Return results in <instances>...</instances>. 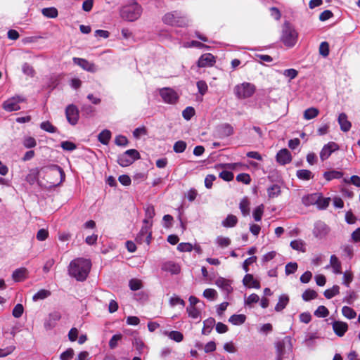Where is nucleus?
<instances>
[{"label":"nucleus","instance_id":"obj_22","mask_svg":"<svg viewBox=\"0 0 360 360\" xmlns=\"http://www.w3.org/2000/svg\"><path fill=\"white\" fill-rule=\"evenodd\" d=\"M234 132L233 127L229 124H224L219 128V135L221 138L228 137Z\"/></svg>","mask_w":360,"mask_h":360},{"label":"nucleus","instance_id":"obj_14","mask_svg":"<svg viewBox=\"0 0 360 360\" xmlns=\"http://www.w3.org/2000/svg\"><path fill=\"white\" fill-rule=\"evenodd\" d=\"M216 63L214 56L210 53L202 54L198 60V66L199 68L212 67Z\"/></svg>","mask_w":360,"mask_h":360},{"label":"nucleus","instance_id":"obj_13","mask_svg":"<svg viewBox=\"0 0 360 360\" xmlns=\"http://www.w3.org/2000/svg\"><path fill=\"white\" fill-rule=\"evenodd\" d=\"M339 149L338 145L335 142L326 144L321 150L320 158L322 161L327 160L333 152Z\"/></svg>","mask_w":360,"mask_h":360},{"label":"nucleus","instance_id":"obj_62","mask_svg":"<svg viewBox=\"0 0 360 360\" xmlns=\"http://www.w3.org/2000/svg\"><path fill=\"white\" fill-rule=\"evenodd\" d=\"M257 259V258L256 256H252V257L246 259L243 264V269H244V271L245 272H248L249 271V266H250L252 264L256 262Z\"/></svg>","mask_w":360,"mask_h":360},{"label":"nucleus","instance_id":"obj_30","mask_svg":"<svg viewBox=\"0 0 360 360\" xmlns=\"http://www.w3.org/2000/svg\"><path fill=\"white\" fill-rule=\"evenodd\" d=\"M319 114V110L316 108H309L304 110L303 117L305 120H309L317 117Z\"/></svg>","mask_w":360,"mask_h":360},{"label":"nucleus","instance_id":"obj_31","mask_svg":"<svg viewBox=\"0 0 360 360\" xmlns=\"http://www.w3.org/2000/svg\"><path fill=\"white\" fill-rule=\"evenodd\" d=\"M238 223V218L233 214H229L226 218L222 221V225L224 227H234Z\"/></svg>","mask_w":360,"mask_h":360},{"label":"nucleus","instance_id":"obj_42","mask_svg":"<svg viewBox=\"0 0 360 360\" xmlns=\"http://www.w3.org/2000/svg\"><path fill=\"white\" fill-rule=\"evenodd\" d=\"M40 128L47 132L49 133H56L57 131V128L52 124V123L49 121H44L40 124Z\"/></svg>","mask_w":360,"mask_h":360},{"label":"nucleus","instance_id":"obj_35","mask_svg":"<svg viewBox=\"0 0 360 360\" xmlns=\"http://www.w3.org/2000/svg\"><path fill=\"white\" fill-rule=\"evenodd\" d=\"M340 293V287L337 285H334L331 288L326 289L323 295L326 298L331 299L335 295Z\"/></svg>","mask_w":360,"mask_h":360},{"label":"nucleus","instance_id":"obj_17","mask_svg":"<svg viewBox=\"0 0 360 360\" xmlns=\"http://www.w3.org/2000/svg\"><path fill=\"white\" fill-rule=\"evenodd\" d=\"M334 333L339 337H342L348 330V325L345 322L336 321L333 323Z\"/></svg>","mask_w":360,"mask_h":360},{"label":"nucleus","instance_id":"obj_53","mask_svg":"<svg viewBox=\"0 0 360 360\" xmlns=\"http://www.w3.org/2000/svg\"><path fill=\"white\" fill-rule=\"evenodd\" d=\"M168 336L170 339L174 340L176 342H180L184 339L183 334L181 332L176 330L171 331Z\"/></svg>","mask_w":360,"mask_h":360},{"label":"nucleus","instance_id":"obj_8","mask_svg":"<svg viewBox=\"0 0 360 360\" xmlns=\"http://www.w3.org/2000/svg\"><path fill=\"white\" fill-rule=\"evenodd\" d=\"M255 89L254 84L249 82H243L235 86L234 93L238 98L244 99L252 96Z\"/></svg>","mask_w":360,"mask_h":360},{"label":"nucleus","instance_id":"obj_51","mask_svg":"<svg viewBox=\"0 0 360 360\" xmlns=\"http://www.w3.org/2000/svg\"><path fill=\"white\" fill-rule=\"evenodd\" d=\"M129 288L131 290L136 291L142 288V282L141 280L132 278L129 283Z\"/></svg>","mask_w":360,"mask_h":360},{"label":"nucleus","instance_id":"obj_12","mask_svg":"<svg viewBox=\"0 0 360 360\" xmlns=\"http://www.w3.org/2000/svg\"><path fill=\"white\" fill-rule=\"evenodd\" d=\"M72 60L75 64L79 65L86 71L95 72L97 70L96 65L94 63L89 62L86 59L74 57Z\"/></svg>","mask_w":360,"mask_h":360},{"label":"nucleus","instance_id":"obj_57","mask_svg":"<svg viewBox=\"0 0 360 360\" xmlns=\"http://www.w3.org/2000/svg\"><path fill=\"white\" fill-rule=\"evenodd\" d=\"M236 181L245 184H249L251 181V178L248 174L240 173L236 176Z\"/></svg>","mask_w":360,"mask_h":360},{"label":"nucleus","instance_id":"obj_58","mask_svg":"<svg viewBox=\"0 0 360 360\" xmlns=\"http://www.w3.org/2000/svg\"><path fill=\"white\" fill-rule=\"evenodd\" d=\"M24 311V307L22 304H17L12 311V314L15 318H20Z\"/></svg>","mask_w":360,"mask_h":360},{"label":"nucleus","instance_id":"obj_27","mask_svg":"<svg viewBox=\"0 0 360 360\" xmlns=\"http://www.w3.org/2000/svg\"><path fill=\"white\" fill-rule=\"evenodd\" d=\"M215 324V319L214 318H208L203 322V328L202 330V334L207 335L209 334L212 330L213 326Z\"/></svg>","mask_w":360,"mask_h":360},{"label":"nucleus","instance_id":"obj_49","mask_svg":"<svg viewBox=\"0 0 360 360\" xmlns=\"http://www.w3.org/2000/svg\"><path fill=\"white\" fill-rule=\"evenodd\" d=\"M264 213V205L262 204L257 206L253 212V217L256 221H259L262 219Z\"/></svg>","mask_w":360,"mask_h":360},{"label":"nucleus","instance_id":"obj_52","mask_svg":"<svg viewBox=\"0 0 360 360\" xmlns=\"http://www.w3.org/2000/svg\"><path fill=\"white\" fill-rule=\"evenodd\" d=\"M186 311L188 316L193 319H198L200 316V311L196 307H188Z\"/></svg>","mask_w":360,"mask_h":360},{"label":"nucleus","instance_id":"obj_3","mask_svg":"<svg viewBox=\"0 0 360 360\" xmlns=\"http://www.w3.org/2000/svg\"><path fill=\"white\" fill-rule=\"evenodd\" d=\"M141 13L142 7L136 1L122 6L120 10V17L129 22H134L139 19Z\"/></svg>","mask_w":360,"mask_h":360},{"label":"nucleus","instance_id":"obj_10","mask_svg":"<svg viewBox=\"0 0 360 360\" xmlns=\"http://www.w3.org/2000/svg\"><path fill=\"white\" fill-rule=\"evenodd\" d=\"M160 95L164 102L167 103H175L179 96L176 92L171 88L165 87L160 89Z\"/></svg>","mask_w":360,"mask_h":360},{"label":"nucleus","instance_id":"obj_37","mask_svg":"<svg viewBox=\"0 0 360 360\" xmlns=\"http://www.w3.org/2000/svg\"><path fill=\"white\" fill-rule=\"evenodd\" d=\"M281 193V187L277 184H274L267 189L268 196L270 198L278 197Z\"/></svg>","mask_w":360,"mask_h":360},{"label":"nucleus","instance_id":"obj_24","mask_svg":"<svg viewBox=\"0 0 360 360\" xmlns=\"http://www.w3.org/2000/svg\"><path fill=\"white\" fill-rule=\"evenodd\" d=\"M216 285L221 288L222 290H225L228 293L232 291V287L231 281L224 278L220 277L216 281Z\"/></svg>","mask_w":360,"mask_h":360},{"label":"nucleus","instance_id":"obj_26","mask_svg":"<svg viewBox=\"0 0 360 360\" xmlns=\"http://www.w3.org/2000/svg\"><path fill=\"white\" fill-rule=\"evenodd\" d=\"M343 176V172L336 170L327 171L323 173V177L326 181H330L333 179H338Z\"/></svg>","mask_w":360,"mask_h":360},{"label":"nucleus","instance_id":"obj_9","mask_svg":"<svg viewBox=\"0 0 360 360\" xmlns=\"http://www.w3.org/2000/svg\"><path fill=\"white\" fill-rule=\"evenodd\" d=\"M65 117L71 125L77 124L79 117L78 108L74 104L68 105L65 108Z\"/></svg>","mask_w":360,"mask_h":360},{"label":"nucleus","instance_id":"obj_15","mask_svg":"<svg viewBox=\"0 0 360 360\" xmlns=\"http://www.w3.org/2000/svg\"><path fill=\"white\" fill-rule=\"evenodd\" d=\"M276 161L281 165H285L292 161V155L290 152L283 148L280 150L276 154Z\"/></svg>","mask_w":360,"mask_h":360},{"label":"nucleus","instance_id":"obj_28","mask_svg":"<svg viewBox=\"0 0 360 360\" xmlns=\"http://www.w3.org/2000/svg\"><path fill=\"white\" fill-rule=\"evenodd\" d=\"M289 302V297L286 295H282L279 297L278 302L275 307L276 311H281L285 308Z\"/></svg>","mask_w":360,"mask_h":360},{"label":"nucleus","instance_id":"obj_46","mask_svg":"<svg viewBox=\"0 0 360 360\" xmlns=\"http://www.w3.org/2000/svg\"><path fill=\"white\" fill-rule=\"evenodd\" d=\"M314 315L319 318H325L329 315V311L325 306L321 305L315 311Z\"/></svg>","mask_w":360,"mask_h":360},{"label":"nucleus","instance_id":"obj_25","mask_svg":"<svg viewBox=\"0 0 360 360\" xmlns=\"http://www.w3.org/2000/svg\"><path fill=\"white\" fill-rule=\"evenodd\" d=\"M319 200V194L312 193L305 195L302 198V202L305 206H310L311 205L316 204Z\"/></svg>","mask_w":360,"mask_h":360},{"label":"nucleus","instance_id":"obj_63","mask_svg":"<svg viewBox=\"0 0 360 360\" xmlns=\"http://www.w3.org/2000/svg\"><path fill=\"white\" fill-rule=\"evenodd\" d=\"M23 145L27 148H32L36 146L37 141L34 138L28 136L24 139Z\"/></svg>","mask_w":360,"mask_h":360},{"label":"nucleus","instance_id":"obj_19","mask_svg":"<svg viewBox=\"0 0 360 360\" xmlns=\"http://www.w3.org/2000/svg\"><path fill=\"white\" fill-rule=\"evenodd\" d=\"M28 271L25 267L15 269L12 274V278L15 282H21L27 278Z\"/></svg>","mask_w":360,"mask_h":360},{"label":"nucleus","instance_id":"obj_16","mask_svg":"<svg viewBox=\"0 0 360 360\" xmlns=\"http://www.w3.org/2000/svg\"><path fill=\"white\" fill-rule=\"evenodd\" d=\"M161 269L164 271L169 272L172 274H179L181 271V266L172 261L165 262L162 264Z\"/></svg>","mask_w":360,"mask_h":360},{"label":"nucleus","instance_id":"obj_40","mask_svg":"<svg viewBox=\"0 0 360 360\" xmlns=\"http://www.w3.org/2000/svg\"><path fill=\"white\" fill-rule=\"evenodd\" d=\"M297 176L302 180H309L314 177V175L310 170L300 169L297 171Z\"/></svg>","mask_w":360,"mask_h":360},{"label":"nucleus","instance_id":"obj_55","mask_svg":"<svg viewBox=\"0 0 360 360\" xmlns=\"http://www.w3.org/2000/svg\"><path fill=\"white\" fill-rule=\"evenodd\" d=\"M195 115V110L193 107H186L182 112L183 117L189 120Z\"/></svg>","mask_w":360,"mask_h":360},{"label":"nucleus","instance_id":"obj_7","mask_svg":"<svg viewBox=\"0 0 360 360\" xmlns=\"http://www.w3.org/2000/svg\"><path fill=\"white\" fill-rule=\"evenodd\" d=\"M176 11L169 12L162 17V22L168 25L184 27L188 25V21L184 17L176 15Z\"/></svg>","mask_w":360,"mask_h":360},{"label":"nucleus","instance_id":"obj_18","mask_svg":"<svg viewBox=\"0 0 360 360\" xmlns=\"http://www.w3.org/2000/svg\"><path fill=\"white\" fill-rule=\"evenodd\" d=\"M243 283L249 288L259 289L261 287L259 281L255 279L253 275L250 274H247L244 276Z\"/></svg>","mask_w":360,"mask_h":360},{"label":"nucleus","instance_id":"obj_48","mask_svg":"<svg viewBox=\"0 0 360 360\" xmlns=\"http://www.w3.org/2000/svg\"><path fill=\"white\" fill-rule=\"evenodd\" d=\"M330 200V198H323L319 194V200L316 202V205L319 209L323 210L328 207Z\"/></svg>","mask_w":360,"mask_h":360},{"label":"nucleus","instance_id":"obj_32","mask_svg":"<svg viewBox=\"0 0 360 360\" xmlns=\"http://www.w3.org/2000/svg\"><path fill=\"white\" fill-rule=\"evenodd\" d=\"M246 316L244 314H233L230 316L229 321L233 325H241L245 323Z\"/></svg>","mask_w":360,"mask_h":360},{"label":"nucleus","instance_id":"obj_54","mask_svg":"<svg viewBox=\"0 0 360 360\" xmlns=\"http://www.w3.org/2000/svg\"><path fill=\"white\" fill-rule=\"evenodd\" d=\"M319 53L323 57H327L329 55V44L326 41H323L319 46Z\"/></svg>","mask_w":360,"mask_h":360},{"label":"nucleus","instance_id":"obj_43","mask_svg":"<svg viewBox=\"0 0 360 360\" xmlns=\"http://www.w3.org/2000/svg\"><path fill=\"white\" fill-rule=\"evenodd\" d=\"M302 297L304 301H310L316 299L318 297V293L314 290L307 289L302 293Z\"/></svg>","mask_w":360,"mask_h":360},{"label":"nucleus","instance_id":"obj_45","mask_svg":"<svg viewBox=\"0 0 360 360\" xmlns=\"http://www.w3.org/2000/svg\"><path fill=\"white\" fill-rule=\"evenodd\" d=\"M50 295L51 292L49 290L41 289L33 295L32 299L33 300L37 301L39 300H44Z\"/></svg>","mask_w":360,"mask_h":360},{"label":"nucleus","instance_id":"obj_41","mask_svg":"<svg viewBox=\"0 0 360 360\" xmlns=\"http://www.w3.org/2000/svg\"><path fill=\"white\" fill-rule=\"evenodd\" d=\"M95 112V108L89 104H84L81 107V112L82 116L84 117H91L94 115Z\"/></svg>","mask_w":360,"mask_h":360},{"label":"nucleus","instance_id":"obj_5","mask_svg":"<svg viewBox=\"0 0 360 360\" xmlns=\"http://www.w3.org/2000/svg\"><path fill=\"white\" fill-rule=\"evenodd\" d=\"M274 345L276 353V360H283L286 354L292 352V345L289 336H285L283 339L276 341Z\"/></svg>","mask_w":360,"mask_h":360},{"label":"nucleus","instance_id":"obj_4","mask_svg":"<svg viewBox=\"0 0 360 360\" xmlns=\"http://www.w3.org/2000/svg\"><path fill=\"white\" fill-rule=\"evenodd\" d=\"M298 34L292 24L285 21L282 25L281 41L289 48L293 47L297 41Z\"/></svg>","mask_w":360,"mask_h":360},{"label":"nucleus","instance_id":"obj_1","mask_svg":"<svg viewBox=\"0 0 360 360\" xmlns=\"http://www.w3.org/2000/svg\"><path fill=\"white\" fill-rule=\"evenodd\" d=\"M91 268V261L84 258H77L72 260L68 266L70 276L77 281H84L88 277Z\"/></svg>","mask_w":360,"mask_h":360},{"label":"nucleus","instance_id":"obj_29","mask_svg":"<svg viewBox=\"0 0 360 360\" xmlns=\"http://www.w3.org/2000/svg\"><path fill=\"white\" fill-rule=\"evenodd\" d=\"M111 138V132L108 129H104L98 136V141L103 145H108Z\"/></svg>","mask_w":360,"mask_h":360},{"label":"nucleus","instance_id":"obj_34","mask_svg":"<svg viewBox=\"0 0 360 360\" xmlns=\"http://www.w3.org/2000/svg\"><path fill=\"white\" fill-rule=\"evenodd\" d=\"M290 245L293 250L300 251L302 252H304L306 251L305 244L304 241L300 239L292 240Z\"/></svg>","mask_w":360,"mask_h":360},{"label":"nucleus","instance_id":"obj_56","mask_svg":"<svg viewBox=\"0 0 360 360\" xmlns=\"http://www.w3.org/2000/svg\"><path fill=\"white\" fill-rule=\"evenodd\" d=\"M124 154L128 156L130 159L133 158V162L141 158V155L138 150L136 149H129L124 152Z\"/></svg>","mask_w":360,"mask_h":360},{"label":"nucleus","instance_id":"obj_61","mask_svg":"<svg viewBox=\"0 0 360 360\" xmlns=\"http://www.w3.org/2000/svg\"><path fill=\"white\" fill-rule=\"evenodd\" d=\"M155 215V211L154 206L152 205H149L145 209V216L146 219L149 221V219H152Z\"/></svg>","mask_w":360,"mask_h":360},{"label":"nucleus","instance_id":"obj_50","mask_svg":"<svg viewBox=\"0 0 360 360\" xmlns=\"http://www.w3.org/2000/svg\"><path fill=\"white\" fill-rule=\"evenodd\" d=\"M196 85L198 92L200 95L204 96L207 92L208 86L205 81L200 80L197 82Z\"/></svg>","mask_w":360,"mask_h":360},{"label":"nucleus","instance_id":"obj_59","mask_svg":"<svg viewBox=\"0 0 360 360\" xmlns=\"http://www.w3.org/2000/svg\"><path fill=\"white\" fill-rule=\"evenodd\" d=\"M219 176L226 181H230L233 179L234 174L232 172L223 170L219 173Z\"/></svg>","mask_w":360,"mask_h":360},{"label":"nucleus","instance_id":"obj_60","mask_svg":"<svg viewBox=\"0 0 360 360\" xmlns=\"http://www.w3.org/2000/svg\"><path fill=\"white\" fill-rule=\"evenodd\" d=\"M297 264L296 262H289L286 264L285 271L286 275L294 274L297 269Z\"/></svg>","mask_w":360,"mask_h":360},{"label":"nucleus","instance_id":"obj_20","mask_svg":"<svg viewBox=\"0 0 360 360\" xmlns=\"http://www.w3.org/2000/svg\"><path fill=\"white\" fill-rule=\"evenodd\" d=\"M338 121L342 131L347 132L350 130L352 123L348 120L347 115L345 112L339 115Z\"/></svg>","mask_w":360,"mask_h":360},{"label":"nucleus","instance_id":"obj_38","mask_svg":"<svg viewBox=\"0 0 360 360\" xmlns=\"http://www.w3.org/2000/svg\"><path fill=\"white\" fill-rule=\"evenodd\" d=\"M117 162L121 167H127L133 163V158H129L124 153L119 155Z\"/></svg>","mask_w":360,"mask_h":360},{"label":"nucleus","instance_id":"obj_47","mask_svg":"<svg viewBox=\"0 0 360 360\" xmlns=\"http://www.w3.org/2000/svg\"><path fill=\"white\" fill-rule=\"evenodd\" d=\"M187 144L184 141H176L173 146V150L176 153H183L186 148Z\"/></svg>","mask_w":360,"mask_h":360},{"label":"nucleus","instance_id":"obj_39","mask_svg":"<svg viewBox=\"0 0 360 360\" xmlns=\"http://www.w3.org/2000/svg\"><path fill=\"white\" fill-rule=\"evenodd\" d=\"M41 13L45 17L50 18H55L58 15V10L55 7L44 8Z\"/></svg>","mask_w":360,"mask_h":360},{"label":"nucleus","instance_id":"obj_11","mask_svg":"<svg viewBox=\"0 0 360 360\" xmlns=\"http://www.w3.org/2000/svg\"><path fill=\"white\" fill-rule=\"evenodd\" d=\"M23 101L20 96L13 97L4 102L3 108L8 112L18 110L20 109L19 103Z\"/></svg>","mask_w":360,"mask_h":360},{"label":"nucleus","instance_id":"obj_64","mask_svg":"<svg viewBox=\"0 0 360 360\" xmlns=\"http://www.w3.org/2000/svg\"><path fill=\"white\" fill-rule=\"evenodd\" d=\"M73 356L74 350L72 348H69L60 354V360H70L72 359Z\"/></svg>","mask_w":360,"mask_h":360},{"label":"nucleus","instance_id":"obj_6","mask_svg":"<svg viewBox=\"0 0 360 360\" xmlns=\"http://www.w3.org/2000/svg\"><path fill=\"white\" fill-rule=\"evenodd\" d=\"M143 225L137 234L135 240L139 244L146 243L149 245L152 238V222H150L148 219H144L143 221Z\"/></svg>","mask_w":360,"mask_h":360},{"label":"nucleus","instance_id":"obj_2","mask_svg":"<svg viewBox=\"0 0 360 360\" xmlns=\"http://www.w3.org/2000/svg\"><path fill=\"white\" fill-rule=\"evenodd\" d=\"M47 177L50 186H59L65 179L63 169L57 165H51L42 169Z\"/></svg>","mask_w":360,"mask_h":360},{"label":"nucleus","instance_id":"obj_21","mask_svg":"<svg viewBox=\"0 0 360 360\" xmlns=\"http://www.w3.org/2000/svg\"><path fill=\"white\" fill-rule=\"evenodd\" d=\"M329 228L323 223H319L316 225L314 229V235L316 238H322L328 234Z\"/></svg>","mask_w":360,"mask_h":360},{"label":"nucleus","instance_id":"obj_36","mask_svg":"<svg viewBox=\"0 0 360 360\" xmlns=\"http://www.w3.org/2000/svg\"><path fill=\"white\" fill-rule=\"evenodd\" d=\"M250 202L247 198H244L241 200L239 208L244 217L250 214Z\"/></svg>","mask_w":360,"mask_h":360},{"label":"nucleus","instance_id":"obj_44","mask_svg":"<svg viewBox=\"0 0 360 360\" xmlns=\"http://www.w3.org/2000/svg\"><path fill=\"white\" fill-rule=\"evenodd\" d=\"M342 314L345 317L349 319H354L356 316V311L352 308L347 306H344L342 308Z\"/></svg>","mask_w":360,"mask_h":360},{"label":"nucleus","instance_id":"obj_33","mask_svg":"<svg viewBox=\"0 0 360 360\" xmlns=\"http://www.w3.org/2000/svg\"><path fill=\"white\" fill-rule=\"evenodd\" d=\"M39 173V172L37 168L32 169L26 176V181L30 185L34 184L38 179Z\"/></svg>","mask_w":360,"mask_h":360},{"label":"nucleus","instance_id":"obj_23","mask_svg":"<svg viewBox=\"0 0 360 360\" xmlns=\"http://www.w3.org/2000/svg\"><path fill=\"white\" fill-rule=\"evenodd\" d=\"M330 265L333 268V273L335 274H342V264L338 258L333 255L330 258Z\"/></svg>","mask_w":360,"mask_h":360}]
</instances>
